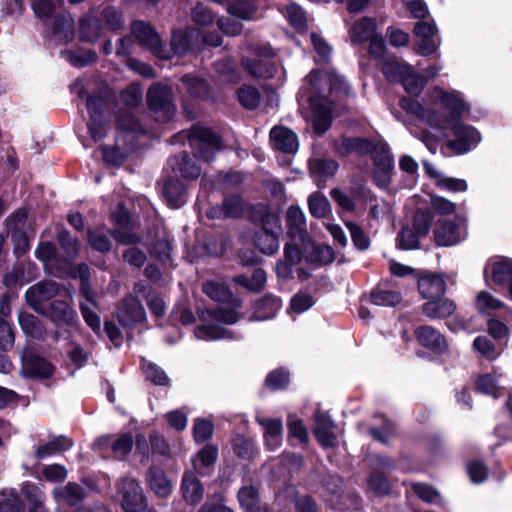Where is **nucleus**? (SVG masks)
I'll return each mask as SVG.
<instances>
[{"label":"nucleus","mask_w":512,"mask_h":512,"mask_svg":"<svg viewBox=\"0 0 512 512\" xmlns=\"http://www.w3.org/2000/svg\"><path fill=\"white\" fill-rule=\"evenodd\" d=\"M61 55L70 64H72L74 66H79V67L93 63L96 60V53L91 50H87V51L66 50V51L61 52Z\"/></svg>","instance_id":"864d4df0"},{"label":"nucleus","mask_w":512,"mask_h":512,"mask_svg":"<svg viewBox=\"0 0 512 512\" xmlns=\"http://www.w3.org/2000/svg\"><path fill=\"white\" fill-rule=\"evenodd\" d=\"M132 32L140 44L148 48L157 57H167L162 50L159 35L148 24L137 21L132 25Z\"/></svg>","instance_id":"dca6fc26"},{"label":"nucleus","mask_w":512,"mask_h":512,"mask_svg":"<svg viewBox=\"0 0 512 512\" xmlns=\"http://www.w3.org/2000/svg\"><path fill=\"white\" fill-rule=\"evenodd\" d=\"M203 292L208 297L218 302L229 301L232 296L231 292L224 284L215 281L204 283Z\"/></svg>","instance_id":"3c124183"},{"label":"nucleus","mask_w":512,"mask_h":512,"mask_svg":"<svg viewBox=\"0 0 512 512\" xmlns=\"http://www.w3.org/2000/svg\"><path fill=\"white\" fill-rule=\"evenodd\" d=\"M301 250L305 256L306 261L313 265L310 270H305L302 267L299 269L298 276L301 279H306L310 276L311 270L318 267V262L320 261V250L314 243V247L308 246V250L305 252L304 247L299 240H291V243L287 244L285 247V257L291 265L300 261Z\"/></svg>","instance_id":"6e6552de"},{"label":"nucleus","mask_w":512,"mask_h":512,"mask_svg":"<svg viewBox=\"0 0 512 512\" xmlns=\"http://www.w3.org/2000/svg\"><path fill=\"white\" fill-rule=\"evenodd\" d=\"M434 220L433 212L429 209H417L413 217V229L421 237L428 235Z\"/></svg>","instance_id":"49530a36"},{"label":"nucleus","mask_w":512,"mask_h":512,"mask_svg":"<svg viewBox=\"0 0 512 512\" xmlns=\"http://www.w3.org/2000/svg\"><path fill=\"white\" fill-rule=\"evenodd\" d=\"M59 286L55 281H42L30 287L26 294L28 304L39 313H43V303L55 297Z\"/></svg>","instance_id":"9b49d317"},{"label":"nucleus","mask_w":512,"mask_h":512,"mask_svg":"<svg viewBox=\"0 0 512 512\" xmlns=\"http://www.w3.org/2000/svg\"><path fill=\"white\" fill-rule=\"evenodd\" d=\"M270 139L276 150L289 154L295 153L298 150V137L289 128L283 126L274 127L270 131Z\"/></svg>","instance_id":"412c9836"},{"label":"nucleus","mask_w":512,"mask_h":512,"mask_svg":"<svg viewBox=\"0 0 512 512\" xmlns=\"http://www.w3.org/2000/svg\"><path fill=\"white\" fill-rule=\"evenodd\" d=\"M416 37L415 50L421 56H430L434 54L439 43L436 41L437 27L435 24L427 21H418L414 26Z\"/></svg>","instance_id":"1a4fd4ad"},{"label":"nucleus","mask_w":512,"mask_h":512,"mask_svg":"<svg viewBox=\"0 0 512 512\" xmlns=\"http://www.w3.org/2000/svg\"><path fill=\"white\" fill-rule=\"evenodd\" d=\"M419 343L435 353H443L447 344L443 335L432 326L424 325L415 330Z\"/></svg>","instance_id":"393cba45"},{"label":"nucleus","mask_w":512,"mask_h":512,"mask_svg":"<svg viewBox=\"0 0 512 512\" xmlns=\"http://www.w3.org/2000/svg\"><path fill=\"white\" fill-rule=\"evenodd\" d=\"M191 148L203 162H211L223 148L220 137L208 128L195 125L188 135Z\"/></svg>","instance_id":"39448f33"},{"label":"nucleus","mask_w":512,"mask_h":512,"mask_svg":"<svg viewBox=\"0 0 512 512\" xmlns=\"http://www.w3.org/2000/svg\"><path fill=\"white\" fill-rule=\"evenodd\" d=\"M286 225L288 236L291 240H299L304 247L305 252L308 246L314 247L307 231L306 222L303 211L297 206H291L286 213Z\"/></svg>","instance_id":"9d476101"},{"label":"nucleus","mask_w":512,"mask_h":512,"mask_svg":"<svg viewBox=\"0 0 512 512\" xmlns=\"http://www.w3.org/2000/svg\"><path fill=\"white\" fill-rule=\"evenodd\" d=\"M367 489L376 496H386L390 493L391 484L381 471H373L367 478Z\"/></svg>","instance_id":"79ce46f5"},{"label":"nucleus","mask_w":512,"mask_h":512,"mask_svg":"<svg viewBox=\"0 0 512 512\" xmlns=\"http://www.w3.org/2000/svg\"><path fill=\"white\" fill-rule=\"evenodd\" d=\"M181 493L188 504L196 505L202 500L204 488L195 472L187 471L183 474Z\"/></svg>","instance_id":"bb28decb"},{"label":"nucleus","mask_w":512,"mask_h":512,"mask_svg":"<svg viewBox=\"0 0 512 512\" xmlns=\"http://www.w3.org/2000/svg\"><path fill=\"white\" fill-rule=\"evenodd\" d=\"M344 110V105L337 104L330 97L322 95V134L331 127L333 118L341 116Z\"/></svg>","instance_id":"ea45409f"},{"label":"nucleus","mask_w":512,"mask_h":512,"mask_svg":"<svg viewBox=\"0 0 512 512\" xmlns=\"http://www.w3.org/2000/svg\"><path fill=\"white\" fill-rule=\"evenodd\" d=\"M51 31L59 41L68 42L74 37V21L70 15L60 14L53 20Z\"/></svg>","instance_id":"c9c22d12"},{"label":"nucleus","mask_w":512,"mask_h":512,"mask_svg":"<svg viewBox=\"0 0 512 512\" xmlns=\"http://www.w3.org/2000/svg\"><path fill=\"white\" fill-rule=\"evenodd\" d=\"M371 156L373 160V166H382L384 165H393L394 159L391 154L390 148L386 143L377 142L371 151Z\"/></svg>","instance_id":"4d7b16f0"},{"label":"nucleus","mask_w":512,"mask_h":512,"mask_svg":"<svg viewBox=\"0 0 512 512\" xmlns=\"http://www.w3.org/2000/svg\"><path fill=\"white\" fill-rule=\"evenodd\" d=\"M238 500L240 505L246 510L259 505L258 490L254 486H244L238 492Z\"/></svg>","instance_id":"e2e57ef3"},{"label":"nucleus","mask_w":512,"mask_h":512,"mask_svg":"<svg viewBox=\"0 0 512 512\" xmlns=\"http://www.w3.org/2000/svg\"><path fill=\"white\" fill-rule=\"evenodd\" d=\"M116 223L119 228L114 229L112 235L114 239L124 245H130L138 243L140 238L130 230H126V224L128 223L129 216L127 210L119 205L117 213L114 215Z\"/></svg>","instance_id":"c756f323"},{"label":"nucleus","mask_w":512,"mask_h":512,"mask_svg":"<svg viewBox=\"0 0 512 512\" xmlns=\"http://www.w3.org/2000/svg\"><path fill=\"white\" fill-rule=\"evenodd\" d=\"M99 20L92 16L86 15L80 20V37L84 41L92 42L100 36Z\"/></svg>","instance_id":"de8ad7c7"},{"label":"nucleus","mask_w":512,"mask_h":512,"mask_svg":"<svg viewBox=\"0 0 512 512\" xmlns=\"http://www.w3.org/2000/svg\"><path fill=\"white\" fill-rule=\"evenodd\" d=\"M395 425L393 422L387 419H383L381 427H370L369 434L377 441L387 444L394 434Z\"/></svg>","instance_id":"338daca9"},{"label":"nucleus","mask_w":512,"mask_h":512,"mask_svg":"<svg viewBox=\"0 0 512 512\" xmlns=\"http://www.w3.org/2000/svg\"><path fill=\"white\" fill-rule=\"evenodd\" d=\"M455 304L449 299H435L423 304V313L429 318H446L455 311Z\"/></svg>","instance_id":"f704fd0d"},{"label":"nucleus","mask_w":512,"mask_h":512,"mask_svg":"<svg viewBox=\"0 0 512 512\" xmlns=\"http://www.w3.org/2000/svg\"><path fill=\"white\" fill-rule=\"evenodd\" d=\"M244 203L238 195L225 197L221 208H211L207 215L209 218H236L242 215Z\"/></svg>","instance_id":"c85d7f7f"},{"label":"nucleus","mask_w":512,"mask_h":512,"mask_svg":"<svg viewBox=\"0 0 512 512\" xmlns=\"http://www.w3.org/2000/svg\"><path fill=\"white\" fill-rule=\"evenodd\" d=\"M169 167L186 180H195L201 174V168L196 165L187 152L174 155L168 161Z\"/></svg>","instance_id":"aec40b11"},{"label":"nucleus","mask_w":512,"mask_h":512,"mask_svg":"<svg viewBox=\"0 0 512 512\" xmlns=\"http://www.w3.org/2000/svg\"><path fill=\"white\" fill-rule=\"evenodd\" d=\"M281 307L279 298L267 295L261 299L256 305V315L251 320H266L275 316Z\"/></svg>","instance_id":"58836bf2"},{"label":"nucleus","mask_w":512,"mask_h":512,"mask_svg":"<svg viewBox=\"0 0 512 512\" xmlns=\"http://www.w3.org/2000/svg\"><path fill=\"white\" fill-rule=\"evenodd\" d=\"M400 106L433 128L442 126L443 113L424 107L416 99L404 97L400 100Z\"/></svg>","instance_id":"ddd939ff"},{"label":"nucleus","mask_w":512,"mask_h":512,"mask_svg":"<svg viewBox=\"0 0 512 512\" xmlns=\"http://www.w3.org/2000/svg\"><path fill=\"white\" fill-rule=\"evenodd\" d=\"M94 445L99 449L111 447V450L115 458L123 459L132 450L133 438L128 433L122 434L116 439H113L111 436L105 435L99 437L94 443Z\"/></svg>","instance_id":"5701e85b"},{"label":"nucleus","mask_w":512,"mask_h":512,"mask_svg":"<svg viewBox=\"0 0 512 512\" xmlns=\"http://www.w3.org/2000/svg\"><path fill=\"white\" fill-rule=\"evenodd\" d=\"M401 83L408 94L418 96L427 84V79L424 76L412 73L409 69Z\"/></svg>","instance_id":"603ef678"},{"label":"nucleus","mask_w":512,"mask_h":512,"mask_svg":"<svg viewBox=\"0 0 512 512\" xmlns=\"http://www.w3.org/2000/svg\"><path fill=\"white\" fill-rule=\"evenodd\" d=\"M187 92L194 97H204L208 93L207 83L196 76L185 75L182 79Z\"/></svg>","instance_id":"052dcab7"},{"label":"nucleus","mask_w":512,"mask_h":512,"mask_svg":"<svg viewBox=\"0 0 512 512\" xmlns=\"http://www.w3.org/2000/svg\"><path fill=\"white\" fill-rule=\"evenodd\" d=\"M79 306L87 325L90 326L94 331H98L101 326V321L96 312L98 309V303L95 292H89L87 288H85L84 295H81Z\"/></svg>","instance_id":"cd10ccee"},{"label":"nucleus","mask_w":512,"mask_h":512,"mask_svg":"<svg viewBox=\"0 0 512 512\" xmlns=\"http://www.w3.org/2000/svg\"><path fill=\"white\" fill-rule=\"evenodd\" d=\"M146 482L158 498H168L173 492V483L161 468L150 467L146 474Z\"/></svg>","instance_id":"a211bd4d"},{"label":"nucleus","mask_w":512,"mask_h":512,"mask_svg":"<svg viewBox=\"0 0 512 512\" xmlns=\"http://www.w3.org/2000/svg\"><path fill=\"white\" fill-rule=\"evenodd\" d=\"M104 101L100 97L90 96L87 98V109L90 114L88 130L94 141H99L105 136L102 109Z\"/></svg>","instance_id":"f3484780"},{"label":"nucleus","mask_w":512,"mask_h":512,"mask_svg":"<svg viewBox=\"0 0 512 512\" xmlns=\"http://www.w3.org/2000/svg\"><path fill=\"white\" fill-rule=\"evenodd\" d=\"M362 195L364 202L370 205L369 215L371 218L379 220L388 213L389 205L385 200H379L378 197L369 190L364 191Z\"/></svg>","instance_id":"a18cd8bd"},{"label":"nucleus","mask_w":512,"mask_h":512,"mask_svg":"<svg viewBox=\"0 0 512 512\" xmlns=\"http://www.w3.org/2000/svg\"><path fill=\"white\" fill-rule=\"evenodd\" d=\"M53 495L57 500L74 506L85 498L86 490L78 483L69 482L65 486L54 488Z\"/></svg>","instance_id":"473e14b6"},{"label":"nucleus","mask_w":512,"mask_h":512,"mask_svg":"<svg viewBox=\"0 0 512 512\" xmlns=\"http://www.w3.org/2000/svg\"><path fill=\"white\" fill-rule=\"evenodd\" d=\"M213 323H206L198 326L194 334L200 340H217L223 338H232L231 332L219 324H234L238 321L239 315L234 310L218 308L207 311V318Z\"/></svg>","instance_id":"20e7f679"},{"label":"nucleus","mask_w":512,"mask_h":512,"mask_svg":"<svg viewBox=\"0 0 512 512\" xmlns=\"http://www.w3.org/2000/svg\"><path fill=\"white\" fill-rule=\"evenodd\" d=\"M420 235L411 227H403L397 236V247L402 250H413L419 248Z\"/></svg>","instance_id":"8fccbe9b"},{"label":"nucleus","mask_w":512,"mask_h":512,"mask_svg":"<svg viewBox=\"0 0 512 512\" xmlns=\"http://www.w3.org/2000/svg\"><path fill=\"white\" fill-rule=\"evenodd\" d=\"M409 66L398 62L389 61L384 63L382 72L390 82H402L404 75L407 74Z\"/></svg>","instance_id":"6e6d98bb"},{"label":"nucleus","mask_w":512,"mask_h":512,"mask_svg":"<svg viewBox=\"0 0 512 512\" xmlns=\"http://www.w3.org/2000/svg\"><path fill=\"white\" fill-rule=\"evenodd\" d=\"M326 79L329 85L330 97H335L339 100L346 98L350 92V86L345 77L338 74L334 70L326 71Z\"/></svg>","instance_id":"4c0bfd02"},{"label":"nucleus","mask_w":512,"mask_h":512,"mask_svg":"<svg viewBox=\"0 0 512 512\" xmlns=\"http://www.w3.org/2000/svg\"><path fill=\"white\" fill-rule=\"evenodd\" d=\"M25 507L14 490L0 493V512H24Z\"/></svg>","instance_id":"09e8293b"},{"label":"nucleus","mask_w":512,"mask_h":512,"mask_svg":"<svg viewBox=\"0 0 512 512\" xmlns=\"http://www.w3.org/2000/svg\"><path fill=\"white\" fill-rule=\"evenodd\" d=\"M375 28L376 25L373 19L363 17L350 28L352 43L360 44L368 41L374 36Z\"/></svg>","instance_id":"e433bc0d"},{"label":"nucleus","mask_w":512,"mask_h":512,"mask_svg":"<svg viewBox=\"0 0 512 512\" xmlns=\"http://www.w3.org/2000/svg\"><path fill=\"white\" fill-rule=\"evenodd\" d=\"M418 290L423 298L435 300L443 297L446 284L440 275L425 274L418 280Z\"/></svg>","instance_id":"a878e982"},{"label":"nucleus","mask_w":512,"mask_h":512,"mask_svg":"<svg viewBox=\"0 0 512 512\" xmlns=\"http://www.w3.org/2000/svg\"><path fill=\"white\" fill-rule=\"evenodd\" d=\"M257 56L264 59L245 60L243 62L247 72L256 78H269L273 75L274 68L267 59L271 57V47H261L255 50Z\"/></svg>","instance_id":"6ab92c4d"},{"label":"nucleus","mask_w":512,"mask_h":512,"mask_svg":"<svg viewBox=\"0 0 512 512\" xmlns=\"http://www.w3.org/2000/svg\"><path fill=\"white\" fill-rule=\"evenodd\" d=\"M266 279V272L261 268H257L250 278L241 275L236 276L234 281L249 291L260 292L266 283Z\"/></svg>","instance_id":"37998d69"},{"label":"nucleus","mask_w":512,"mask_h":512,"mask_svg":"<svg viewBox=\"0 0 512 512\" xmlns=\"http://www.w3.org/2000/svg\"><path fill=\"white\" fill-rule=\"evenodd\" d=\"M440 102L448 114H443L442 126L435 128L451 130L454 139L449 140L447 146L458 154L467 153L481 140L480 133L474 127L461 123L463 113L469 109L468 105L458 93L443 92Z\"/></svg>","instance_id":"f257e3e1"},{"label":"nucleus","mask_w":512,"mask_h":512,"mask_svg":"<svg viewBox=\"0 0 512 512\" xmlns=\"http://www.w3.org/2000/svg\"><path fill=\"white\" fill-rule=\"evenodd\" d=\"M255 246L264 254H274L279 248L277 235L268 230H261L254 238Z\"/></svg>","instance_id":"a19ab883"},{"label":"nucleus","mask_w":512,"mask_h":512,"mask_svg":"<svg viewBox=\"0 0 512 512\" xmlns=\"http://www.w3.org/2000/svg\"><path fill=\"white\" fill-rule=\"evenodd\" d=\"M119 491L125 512H155L149 508L141 486L134 479H123Z\"/></svg>","instance_id":"0eeeda50"},{"label":"nucleus","mask_w":512,"mask_h":512,"mask_svg":"<svg viewBox=\"0 0 512 512\" xmlns=\"http://www.w3.org/2000/svg\"><path fill=\"white\" fill-rule=\"evenodd\" d=\"M60 3L61 0H33L32 9L38 18L46 22Z\"/></svg>","instance_id":"13d9d810"},{"label":"nucleus","mask_w":512,"mask_h":512,"mask_svg":"<svg viewBox=\"0 0 512 512\" xmlns=\"http://www.w3.org/2000/svg\"><path fill=\"white\" fill-rule=\"evenodd\" d=\"M118 133L115 145L104 146L102 155L109 165H120L129 153L135 150L139 136L143 133L139 121L130 112L120 115L117 120Z\"/></svg>","instance_id":"f03ea898"},{"label":"nucleus","mask_w":512,"mask_h":512,"mask_svg":"<svg viewBox=\"0 0 512 512\" xmlns=\"http://www.w3.org/2000/svg\"><path fill=\"white\" fill-rule=\"evenodd\" d=\"M116 317L123 326H130L146 318V312L140 301L129 295L125 297L116 310Z\"/></svg>","instance_id":"f8f14e48"},{"label":"nucleus","mask_w":512,"mask_h":512,"mask_svg":"<svg viewBox=\"0 0 512 512\" xmlns=\"http://www.w3.org/2000/svg\"><path fill=\"white\" fill-rule=\"evenodd\" d=\"M336 426L330 416L322 413V448L334 447L337 443Z\"/></svg>","instance_id":"5fc2aeb1"},{"label":"nucleus","mask_w":512,"mask_h":512,"mask_svg":"<svg viewBox=\"0 0 512 512\" xmlns=\"http://www.w3.org/2000/svg\"><path fill=\"white\" fill-rule=\"evenodd\" d=\"M320 73L313 70L305 78L299 104L303 117L310 123L316 134L320 133Z\"/></svg>","instance_id":"7ed1b4c3"},{"label":"nucleus","mask_w":512,"mask_h":512,"mask_svg":"<svg viewBox=\"0 0 512 512\" xmlns=\"http://www.w3.org/2000/svg\"><path fill=\"white\" fill-rule=\"evenodd\" d=\"M239 102L247 109H254L260 102V94L257 89L243 86L238 91Z\"/></svg>","instance_id":"69168bd1"},{"label":"nucleus","mask_w":512,"mask_h":512,"mask_svg":"<svg viewBox=\"0 0 512 512\" xmlns=\"http://www.w3.org/2000/svg\"><path fill=\"white\" fill-rule=\"evenodd\" d=\"M228 11L232 16L243 20H250L255 13V7L247 1L238 0L229 6Z\"/></svg>","instance_id":"774afa93"},{"label":"nucleus","mask_w":512,"mask_h":512,"mask_svg":"<svg viewBox=\"0 0 512 512\" xmlns=\"http://www.w3.org/2000/svg\"><path fill=\"white\" fill-rule=\"evenodd\" d=\"M330 146L340 156H346L353 152L359 155H368L373 151L375 143L361 137H344L341 140H331Z\"/></svg>","instance_id":"4468645a"},{"label":"nucleus","mask_w":512,"mask_h":512,"mask_svg":"<svg viewBox=\"0 0 512 512\" xmlns=\"http://www.w3.org/2000/svg\"><path fill=\"white\" fill-rule=\"evenodd\" d=\"M393 169H394V164L393 165L382 164V166H374L373 170H372V176H373L374 183L382 189L387 188L391 183Z\"/></svg>","instance_id":"0e129e2a"},{"label":"nucleus","mask_w":512,"mask_h":512,"mask_svg":"<svg viewBox=\"0 0 512 512\" xmlns=\"http://www.w3.org/2000/svg\"><path fill=\"white\" fill-rule=\"evenodd\" d=\"M337 482L339 484H335V489L332 491L333 498L329 500L331 506L338 510H359L362 505V499L359 494L348 492L340 495L342 481L337 479Z\"/></svg>","instance_id":"7c9ffc66"},{"label":"nucleus","mask_w":512,"mask_h":512,"mask_svg":"<svg viewBox=\"0 0 512 512\" xmlns=\"http://www.w3.org/2000/svg\"><path fill=\"white\" fill-rule=\"evenodd\" d=\"M490 271L491 280L499 286H508L512 282V259L499 257L489 262L485 268V275Z\"/></svg>","instance_id":"b1692460"},{"label":"nucleus","mask_w":512,"mask_h":512,"mask_svg":"<svg viewBox=\"0 0 512 512\" xmlns=\"http://www.w3.org/2000/svg\"><path fill=\"white\" fill-rule=\"evenodd\" d=\"M73 446V441L65 436H56L48 442H42L34 446V458L37 461L44 460L55 454L63 453Z\"/></svg>","instance_id":"4be33fe9"},{"label":"nucleus","mask_w":512,"mask_h":512,"mask_svg":"<svg viewBox=\"0 0 512 512\" xmlns=\"http://www.w3.org/2000/svg\"><path fill=\"white\" fill-rule=\"evenodd\" d=\"M402 300L401 293L394 290L374 289L370 294V302L377 306H395Z\"/></svg>","instance_id":"c03bdc74"},{"label":"nucleus","mask_w":512,"mask_h":512,"mask_svg":"<svg viewBox=\"0 0 512 512\" xmlns=\"http://www.w3.org/2000/svg\"><path fill=\"white\" fill-rule=\"evenodd\" d=\"M49 317L57 325L71 324L77 313L67 302L56 300L50 306Z\"/></svg>","instance_id":"72a5a7b5"},{"label":"nucleus","mask_w":512,"mask_h":512,"mask_svg":"<svg viewBox=\"0 0 512 512\" xmlns=\"http://www.w3.org/2000/svg\"><path fill=\"white\" fill-rule=\"evenodd\" d=\"M147 101L150 109L158 114V120L165 122L174 115L173 93L168 85H152L147 92Z\"/></svg>","instance_id":"423d86ee"},{"label":"nucleus","mask_w":512,"mask_h":512,"mask_svg":"<svg viewBox=\"0 0 512 512\" xmlns=\"http://www.w3.org/2000/svg\"><path fill=\"white\" fill-rule=\"evenodd\" d=\"M346 226L350 232L353 245L360 251L367 250L370 247V239L362 227L354 222H347Z\"/></svg>","instance_id":"bf43d9fd"},{"label":"nucleus","mask_w":512,"mask_h":512,"mask_svg":"<svg viewBox=\"0 0 512 512\" xmlns=\"http://www.w3.org/2000/svg\"><path fill=\"white\" fill-rule=\"evenodd\" d=\"M465 236L454 221L439 220L434 229V240L438 246L449 247L460 243Z\"/></svg>","instance_id":"2eb2a0df"},{"label":"nucleus","mask_w":512,"mask_h":512,"mask_svg":"<svg viewBox=\"0 0 512 512\" xmlns=\"http://www.w3.org/2000/svg\"><path fill=\"white\" fill-rule=\"evenodd\" d=\"M285 16L290 24L297 30H304L306 28V16L304 11L297 4L291 3L285 9Z\"/></svg>","instance_id":"680f3d73"},{"label":"nucleus","mask_w":512,"mask_h":512,"mask_svg":"<svg viewBox=\"0 0 512 512\" xmlns=\"http://www.w3.org/2000/svg\"><path fill=\"white\" fill-rule=\"evenodd\" d=\"M163 197L171 208L181 207L186 201L184 185L179 179L166 180L163 185Z\"/></svg>","instance_id":"2f4dec72"}]
</instances>
